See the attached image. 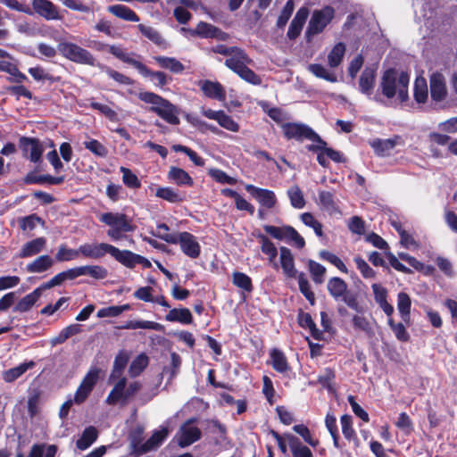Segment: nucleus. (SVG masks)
<instances>
[{"label":"nucleus","mask_w":457,"mask_h":457,"mask_svg":"<svg viewBox=\"0 0 457 457\" xmlns=\"http://www.w3.org/2000/svg\"><path fill=\"white\" fill-rule=\"evenodd\" d=\"M409 80L408 73L390 69L383 74L379 89L386 98L396 96L401 102H404L408 99Z\"/></svg>","instance_id":"nucleus-1"},{"label":"nucleus","mask_w":457,"mask_h":457,"mask_svg":"<svg viewBox=\"0 0 457 457\" xmlns=\"http://www.w3.org/2000/svg\"><path fill=\"white\" fill-rule=\"evenodd\" d=\"M345 50L346 48L345 44H336L328 54V64L329 69L324 67L322 64L312 63L308 65L307 70L319 79H322L331 83L337 82V76L333 70L342 63Z\"/></svg>","instance_id":"nucleus-2"},{"label":"nucleus","mask_w":457,"mask_h":457,"mask_svg":"<svg viewBox=\"0 0 457 457\" xmlns=\"http://www.w3.org/2000/svg\"><path fill=\"white\" fill-rule=\"evenodd\" d=\"M99 220L110 227L108 237L114 240H120L122 233L134 231L135 228L128 217L120 212H104L99 216Z\"/></svg>","instance_id":"nucleus-3"},{"label":"nucleus","mask_w":457,"mask_h":457,"mask_svg":"<svg viewBox=\"0 0 457 457\" xmlns=\"http://www.w3.org/2000/svg\"><path fill=\"white\" fill-rule=\"evenodd\" d=\"M334 17L335 10L331 6H325L321 9L314 10L305 31L307 42H311L316 35L322 33Z\"/></svg>","instance_id":"nucleus-4"},{"label":"nucleus","mask_w":457,"mask_h":457,"mask_svg":"<svg viewBox=\"0 0 457 457\" xmlns=\"http://www.w3.org/2000/svg\"><path fill=\"white\" fill-rule=\"evenodd\" d=\"M57 48L64 58L73 62L89 66H95L96 64V60L93 54L77 44L62 41L58 44Z\"/></svg>","instance_id":"nucleus-5"},{"label":"nucleus","mask_w":457,"mask_h":457,"mask_svg":"<svg viewBox=\"0 0 457 457\" xmlns=\"http://www.w3.org/2000/svg\"><path fill=\"white\" fill-rule=\"evenodd\" d=\"M99 373V369L90 368L75 393L73 399L75 403H82L87 398L98 380Z\"/></svg>","instance_id":"nucleus-6"},{"label":"nucleus","mask_w":457,"mask_h":457,"mask_svg":"<svg viewBox=\"0 0 457 457\" xmlns=\"http://www.w3.org/2000/svg\"><path fill=\"white\" fill-rule=\"evenodd\" d=\"M176 244H179L182 253L192 259L198 258L201 253V246L196 237L188 232L178 233Z\"/></svg>","instance_id":"nucleus-7"},{"label":"nucleus","mask_w":457,"mask_h":457,"mask_svg":"<svg viewBox=\"0 0 457 457\" xmlns=\"http://www.w3.org/2000/svg\"><path fill=\"white\" fill-rule=\"evenodd\" d=\"M201 436V430L194 425L192 420H188L185 422L178 431L176 435V438L178 440V444L181 447H186L195 441H197Z\"/></svg>","instance_id":"nucleus-8"},{"label":"nucleus","mask_w":457,"mask_h":457,"mask_svg":"<svg viewBox=\"0 0 457 457\" xmlns=\"http://www.w3.org/2000/svg\"><path fill=\"white\" fill-rule=\"evenodd\" d=\"M202 113L206 118L216 120L220 127L228 131L237 132L239 130L238 123L235 121L231 116L226 114L224 111L203 109Z\"/></svg>","instance_id":"nucleus-9"},{"label":"nucleus","mask_w":457,"mask_h":457,"mask_svg":"<svg viewBox=\"0 0 457 457\" xmlns=\"http://www.w3.org/2000/svg\"><path fill=\"white\" fill-rule=\"evenodd\" d=\"M191 35H195L204 38H215L220 41H226L229 37L228 33L204 21H200L196 25V28L191 31Z\"/></svg>","instance_id":"nucleus-10"},{"label":"nucleus","mask_w":457,"mask_h":457,"mask_svg":"<svg viewBox=\"0 0 457 457\" xmlns=\"http://www.w3.org/2000/svg\"><path fill=\"white\" fill-rule=\"evenodd\" d=\"M112 245L107 243H87L79 245L80 255L86 258L100 259L110 253Z\"/></svg>","instance_id":"nucleus-11"},{"label":"nucleus","mask_w":457,"mask_h":457,"mask_svg":"<svg viewBox=\"0 0 457 457\" xmlns=\"http://www.w3.org/2000/svg\"><path fill=\"white\" fill-rule=\"evenodd\" d=\"M245 190L250 193L262 206L271 209L276 205L277 198L273 191L245 185Z\"/></svg>","instance_id":"nucleus-12"},{"label":"nucleus","mask_w":457,"mask_h":457,"mask_svg":"<svg viewBox=\"0 0 457 457\" xmlns=\"http://www.w3.org/2000/svg\"><path fill=\"white\" fill-rule=\"evenodd\" d=\"M402 145L403 141L399 136L388 139L376 138L370 142V145L378 156H387L395 146Z\"/></svg>","instance_id":"nucleus-13"},{"label":"nucleus","mask_w":457,"mask_h":457,"mask_svg":"<svg viewBox=\"0 0 457 457\" xmlns=\"http://www.w3.org/2000/svg\"><path fill=\"white\" fill-rule=\"evenodd\" d=\"M283 134L287 139L303 140L312 136V129L301 123H283L281 125Z\"/></svg>","instance_id":"nucleus-14"},{"label":"nucleus","mask_w":457,"mask_h":457,"mask_svg":"<svg viewBox=\"0 0 457 457\" xmlns=\"http://www.w3.org/2000/svg\"><path fill=\"white\" fill-rule=\"evenodd\" d=\"M279 263L286 277L295 278L299 272L295 266V258L290 249L285 246L279 248Z\"/></svg>","instance_id":"nucleus-15"},{"label":"nucleus","mask_w":457,"mask_h":457,"mask_svg":"<svg viewBox=\"0 0 457 457\" xmlns=\"http://www.w3.org/2000/svg\"><path fill=\"white\" fill-rule=\"evenodd\" d=\"M431 98L436 102L444 100L447 95L445 79L443 74L435 72L430 77Z\"/></svg>","instance_id":"nucleus-16"},{"label":"nucleus","mask_w":457,"mask_h":457,"mask_svg":"<svg viewBox=\"0 0 457 457\" xmlns=\"http://www.w3.org/2000/svg\"><path fill=\"white\" fill-rule=\"evenodd\" d=\"M33 8L40 16L46 20H61L57 7L48 0H33Z\"/></svg>","instance_id":"nucleus-17"},{"label":"nucleus","mask_w":457,"mask_h":457,"mask_svg":"<svg viewBox=\"0 0 457 457\" xmlns=\"http://www.w3.org/2000/svg\"><path fill=\"white\" fill-rule=\"evenodd\" d=\"M168 434L169 431L166 428H161L159 430L154 431L152 436L145 444L137 447L135 451L138 454H142L156 449L162 445Z\"/></svg>","instance_id":"nucleus-18"},{"label":"nucleus","mask_w":457,"mask_h":457,"mask_svg":"<svg viewBox=\"0 0 457 457\" xmlns=\"http://www.w3.org/2000/svg\"><path fill=\"white\" fill-rule=\"evenodd\" d=\"M309 16V10L307 7H301L295 13V16L292 20L290 26L287 30V37L290 39L296 38Z\"/></svg>","instance_id":"nucleus-19"},{"label":"nucleus","mask_w":457,"mask_h":457,"mask_svg":"<svg viewBox=\"0 0 457 457\" xmlns=\"http://www.w3.org/2000/svg\"><path fill=\"white\" fill-rule=\"evenodd\" d=\"M371 288L376 303L379 305V307L383 310L387 317L392 316L395 309L393 305L387 302V290L380 284L377 283L373 284Z\"/></svg>","instance_id":"nucleus-20"},{"label":"nucleus","mask_w":457,"mask_h":457,"mask_svg":"<svg viewBox=\"0 0 457 457\" xmlns=\"http://www.w3.org/2000/svg\"><path fill=\"white\" fill-rule=\"evenodd\" d=\"M376 71L373 68H366L359 79L360 91L371 98L375 86Z\"/></svg>","instance_id":"nucleus-21"},{"label":"nucleus","mask_w":457,"mask_h":457,"mask_svg":"<svg viewBox=\"0 0 457 457\" xmlns=\"http://www.w3.org/2000/svg\"><path fill=\"white\" fill-rule=\"evenodd\" d=\"M318 204L330 215L339 214L340 210L334 195L328 191H320L318 195Z\"/></svg>","instance_id":"nucleus-22"},{"label":"nucleus","mask_w":457,"mask_h":457,"mask_svg":"<svg viewBox=\"0 0 457 457\" xmlns=\"http://www.w3.org/2000/svg\"><path fill=\"white\" fill-rule=\"evenodd\" d=\"M54 147V142L49 138L38 139L30 137V162H37L42 154Z\"/></svg>","instance_id":"nucleus-23"},{"label":"nucleus","mask_w":457,"mask_h":457,"mask_svg":"<svg viewBox=\"0 0 457 457\" xmlns=\"http://www.w3.org/2000/svg\"><path fill=\"white\" fill-rule=\"evenodd\" d=\"M199 86L207 97L219 101L225 100V90L219 82L204 80L199 82Z\"/></svg>","instance_id":"nucleus-24"},{"label":"nucleus","mask_w":457,"mask_h":457,"mask_svg":"<svg viewBox=\"0 0 457 457\" xmlns=\"http://www.w3.org/2000/svg\"><path fill=\"white\" fill-rule=\"evenodd\" d=\"M257 238L261 244L262 252L268 256L269 263L276 270L278 269V263L276 262L278 250L275 245L264 235H257Z\"/></svg>","instance_id":"nucleus-25"},{"label":"nucleus","mask_w":457,"mask_h":457,"mask_svg":"<svg viewBox=\"0 0 457 457\" xmlns=\"http://www.w3.org/2000/svg\"><path fill=\"white\" fill-rule=\"evenodd\" d=\"M249 62L250 59L245 53L242 49L237 48L236 51L225 61V65L235 73H237L239 70H242Z\"/></svg>","instance_id":"nucleus-26"},{"label":"nucleus","mask_w":457,"mask_h":457,"mask_svg":"<svg viewBox=\"0 0 457 457\" xmlns=\"http://www.w3.org/2000/svg\"><path fill=\"white\" fill-rule=\"evenodd\" d=\"M109 52L122 62L131 64L137 70L145 71V64L136 60L132 54L127 53L123 48L119 46H109Z\"/></svg>","instance_id":"nucleus-27"},{"label":"nucleus","mask_w":457,"mask_h":457,"mask_svg":"<svg viewBox=\"0 0 457 457\" xmlns=\"http://www.w3.org/2000/svg\"><path fill=\"white\" fill-rule=\"evenodd\" d=\"M109 254L117 262L128 268H133L136 265V258H137V254L129 250H120L119 248L112 245Z\"/></svg>","instance_id":"nucleus-28"},{"label":"nucleus","mask_w":457,"mask_h":457,"mask_svg":"<svg viewBox=\"0 0 457 457\" xmlns=\"http://www.w3.org/2000/svg\"><path fill=\"white\" fill-rule=\"evenodd\" d=\"M108 12L121 20L132 22L139 21L137 14L129 7L123 4L110 5L107 8Z\"/></svg>","instance_id":"nucleus-29"},{"label":"nucleus","mask_w":457,"mask_h":457,"mask_svg":"<svg viewBox=\"0 0 457 457\" xmlns=\"http://www.w3.org/2000/svg\"><path fill=\"white\" fill-rule=\"evenodd\" d=\"M156 114L171 125H178L179 123V110L168 100L161 109L157 110Z\"/></svg>","instance_id":"nucleus-30"},{"label":"nucleus","mask_w":457,"mask_h":457,"mask_svg":"<svg viewBox=\"0 0 457 457\" xmlns=\"http://www.w3.org/2000/svg\"><path fill=\"white\" fill-rule=\"evenodd\" d=\"M126 384L127 379L122 378L114 385L113 388L106 398V403L108 404L113 405L120 401H125L127 399Z\"/></svg>","instance_id":"nucleus-31"},{"label":"nucleus","mask_w":457,"mask_h":457,"mask_svg":"<svg viewBox=\"0 0 457 457\" xmlns=\"http://www.w3.org/2000/svg\"><path fill=\"white\" fill-rule=\"evenodd\" d=\"M287 441L294 457H312V451L294 435L287 436Z\"/></svg>","instance_id":"nucleus-32"},{"label":"nucleus","mask_w":457,"mask_h":457,"mask_svg":"<svg viewBox=\"0 0 457 457\" xmlns=\"http://www.w3.org/2000/svg\"><path fill=\"white\" fill-rule=\"evenodd\" d=\"M411 307V300L409 295L404 292H400L397 295V310L403 320L406 323L410 320Z\"/></svg>","instance_id":"nucleus-33"},{"label":"nucleus","mask_w":457,"mask_h":457,"mask_svg":"<svg viewBox=\"0 0 457 457\" xmlns=\"http://www.w3.org/2000/svg\"><path fill=\"white\" fill-rule=\"evenodd\" d=\"M30 184L60 185L64 182L65 176H51L49 174L30 173Z\"/></svg>","instance_id":"nucleus-34"},{"label":"nucleus","mask_w":457,"mask_h":457,"mask_svg":"<svg viewBox=\"0 0 457 457\" xmlns=\"http://www.w3.org/2000/svg\"><path fill=\"white\" fill-rule=\"evenodd\" d=\"M328 290L329 294L335 298L339 299L343 297L347 290L345 282L337 277L332 278L328 282Z\"/></svg>","instance_id":"nucleus-35"},{"label":"nucleus","mask_w":457,"mask_h":457,"mask_svg":"<svg viewBox=\"0 0 457 457\" xmlns=\"http://www.w3.org/2000/svg\"><path fill=\"white\" fill-rule=\"evenodd\" d=\"M166 320L178 321L183 324H190L192 322L191 312L187 308L172 309L166 315Z\"/></svg>","instance_id":"nucleus-36"},{"label":"nucleus","mask_w":457,"mask_h":457,"mask_svg":"<svg viewBox=\"0 0 457 457\" xmlns=\"http://www.w3.org/2000/svg\"><path fill=\"white\" fill-rule=\"evenodd\" d=\"M138 98L152 105L151 111L157 113V110L161 109L162 106L166 103V99L162 96L152 93V92H140L138 94Z\"/></svg>","instance_id":"nucleus-37"},{"label":"nucleus","mask_w":457,"mask_h":457,"mask_svg":"<svg viewBox=\"0 0 457 457\" xmlns=\"http://www.w3.org/2000/svg\"><path fill=\"white\" fill-rule=\"evenodd\" d=\"M154 60L164 69L170 70L174 73H181L184 71V65L173 57L156 56Z\"/></svg>","instance_id":"nucleus-38"},{"label":"nucleus","mask_w":457,"mask_h":457,"mask_svg":"<svg viewBox=\"0 0 457 457\" xmlns=\"http://www.w3.org/2000/svg\"><path fill=\"white\" fill-rule=\"evenodd\" d=\"M97 438V431L94 427L87 428L76 445L79 450L87 449Z\"/></svg>","instance_id":"nucleus-39"},{"label":"nucleus","mask_w":457,"mask_h":457,"mask_svg":"<svg viewBox=\"0 0 457 457\" xmlns=\"http://www.w3.org/2000/svg\"><path fill=\"white\" fill-rule=\"evenodd\" d=\"M168 178L178 185L190 186L193 184V179L188 175V173L180 168H170L168 173Z\"/></svg>","instance_id":"nucleus-40"},{"label":"nucleus","mask_w":457,"mask_h":457,"mask_svg":"<svg viewBox=\"0 0 457 457\" xmlns=\"http://www.w3.org/2000/svg\"><path fill=\"white\" fill-rule=\"evenodd\" d=\"M428 96L427 80L423 77H418L414 82V98L417 103L423 104Z\"/></svg>","instance_id":"nucleus-41"},{"label":"nucleus","mask_w":457,"mask_h":457,"mask_svg":"<svg viewBox=\"0 0 457 457\" xmlns=\"http://www.w3.org/2000/svg\"><path fill=\"white\" fill-rule=\"evenodd\" d=\"M270 360L273 369L278 372H285L289 368L285 354L279 350L270 352Z\"/></svg>","instance_id":"nucleus-42"},{"label":"nucleus","mask_w":457,"mask_h":457,"mask_svg":"<svg viewBox=\"0 0 457 457\" xmlns=\"http://www.w3.org/2000/svg\"><path fill=\"white\" fill-rule=\"evenodd\" d=\"M54 264V260L49 255H41L30 262V272H44Z\"/></svg>","instance_id":"nucleus-43"},{"label":"nucleus","mask_w":457,"mask_h":457,"mask_svg":"<svg viewBox=\"0 0 457 457\" xmlns=\"http://www.w3.org/2000/svg\"><path fill=\"white\" fill-rule=\"evenodd\" d=\"M0 71L7 72L12 81L20 83L26 79V76L20 72L15 65L7 61H0Z\"/></svg>","instance_id":"nucleus-44"},{"label":"nucleus","mask_w":457,"mask_h":457,"mask_svg":"<svg viewBox=\"0 0 457 457\" xmlns=\"http://www.w3.org/2000/svg\"><path fill=\"white\" fill-rule=\"evenodd\" d=\"M341 426H342V433L344 436L349 441H354L355 445H358V441L356 438L355 431L353 428V420L350 415H343L341 417Z\"/></svg>","instance_id":"nucleus-45"},{"label":"nucleus","mask_w":457,"mask_h":457,"mask_svg":"<svg viewBox=\"0 0 457 457\" xmlns=\"http://www.w3.org/2000/svg\"><path fill=\"white\" fill-rule=\"evenodd\" d=\"M29 370V362H22L19 366L4 370L2 374L5 382H13Z\"/></svg>","instance_id":"nucleus-46"},{"label":"nucleus","mask_w":457,"mask_h":457,"mask_svg":"<svg viewBox=\"0 0 457 457\" xmlns=\"http://www.w3.org/2000/svg\"><path fill=\"white\" fill-rule=\"evenodd\" d=\"M83 145L87 150L97 157L105 158L108 154L107 148L96 139L88 138Z\"/></svg>","instance_id":"nucleus-47"},{"label":"nucleus","mask_w":457,"mask_h":457,"mask_svg":"<svg viewBox=\"0 0 457 457\" xmlns=\"http://www.w3.org/2000/svg\"><path fill=\"white\" fill-rule=\"evenodd\" d=\"M308 269L314 283L322 284L324 282L326 268L323 265L312 260H309Z\"/></svg>","instance_id":"nucleus-48"},{"label":"nucleus","mask_w":457,"mask_h":457,"mask_svg":"<svg viewBox=\"0 0 457 457\" xmlns=\"http://www.w3.org/2000/svg\"><path fill=\"white\" fill-rule=\"evenodd\" d=\"M129 358V354L123 351L117 354L113 362V369L110 377L111 378H119L121 375L128 363Z\"/></svg>","instance_id":"nucleus-49"},{"label":"nucleus","mask_w":457,"mask_h":457,"mask_svg":"<svg viewBox=\"0 0 457 457\" xmlns=\"http://www.w3.org/2000/svg\"><path fill=\"white\" fill-rule=\"evenodd\" d=\"M295 278L298 281L299 289L301 293L305 296V298L310 302V303L313 305L315 303V295L311 289V286L304 273L300 272Z\"/></svg>","instance_id":"nucleus-50"},{"label":"nucleus","mask_w":457,"mask_h":457,"mask_svg":"<svg viewBox=\"0 0 457 457\" xmlns=\"http://www.w3.org/2000/svg\"><path fill=\"white\" fill-rule=\"evenodd\" d=\"M126 329H152V330H160L162 328V325L150 320H129L126 322V324L122 327Z\"/></svg>","instance_id":"nucleus-51"},{"label":"nucleus","mask_w":457,"mask_h":457,"mask_svg":"<svg viewBox=\"0 0 457 457\" xmlns=\"http://www.w3.org/2000/svg\"><path fill=\"white\" fill-rule=\"evenodd\" d=\"M387 324L399 341L407 342L410 339V335L403 323H395L390 316L387 319Z\"/></svg>","instance_id":"nucleus-52"},{"label":"nucleus","mask_w":457,"mask_h":457,"mask_svg":"<svg viewBox=\"0 0 457 457\" xmlns=\"http://www.w3.org/2000/svg\"><path fill=\"white\" fill-rule=\"evenodd\" d=\"M287 195L293 207L302 209L305 205L303 192L297 186H293L287 190Z\"/></svg>","instance_id":"nucleus-53"},{"label":"nucleus","mask_w":457,"mask_h":457,"mask_svg":"<svg viewBox=\"0 0 457 457\" xmlns=\"http://www.w3.org/2000/svg\"><path fill=\"white\" fill-rule=\"evenodd\" d=\"M145 71L137 70L144 77H149L151 81L157 87H163L167 84V77L162 71H152L145 65Z\"/></svg>","instance_id":"nucleus-54"},{"label":"nucleus","mask_w":457,"mask_h":457,"mask_svg":"<svg viewBox=\"0 0 457 457\" xmlns=\"http://www.w3.org/2000/svg\"><path fill=\"white\" fill-rule=\"evenodd\" d=\"M353 327L371 337L374 335L373 324L362 315H354L353 317Z\"/></svg>","instance_id":"nucleus-55"},{"label":"nucleus","mask_w":457,"mask_h":457,"mask_svg":"<svg viewBox=\"0 0 457 457\" xmlns=\"http://www.w3.org/2000/svg\"><path fill=\"white\" fill-rule=\"evenodd\" d=\"M137 29L139 31L149 40L154 42L158 46H162L164 43V40L161 34L153 27L146 26L145 24H138Z\"/></svg>","instance_id":"nucleus-56"},{"label":"nucleus","mask_w":457,"mask_h":457,"mask_svg":"<svg viewBox=\"0 0 457 457\" xmlns=\"http://www.w3.org/2000/svg\"><path fill=\"white\" fill-rule=\"evenodd\" d=\"M55 445H35L30 450V457H54Z\"/></svg>","instance_id":"nucleus-57"},{"label":"nucleus","mask_w":457,"mask_h":457,"mask_svg":"<svg viewBox=\"0 0 457 457\" xmlns=\"http://www.w3.org/2000/svg\"><path fill=\"white\" fill-rule=\"evenodd\" d=\"M148 365V357L145 354H139L133 360L129 366V375L131 377L138 376Z\"/></svg>","instance_id":"nucleus-58"},{"label":"nucleus","mask_w":457,"mask_h":457,"mask_svg":"<svg viewBox=\"0 0 457 457\" xmlns=\"http://www.w3.org/2000/svg\"><path fill=\"white\" fill-rule=\"evenodd\" d=\"M155 195L170 203H179L183 200L182 196L171 187H159Z\"/></svg>","instance_id":"nucleus-59"},{"label":"nucleus","mask_w":457,"mask_h":457,"mask_svg":"<svg viewBox=\"0 0 457 457\" xmlns=\"http://www.w3.org/2000/svg\"><path fill=\"white\" fill-rule=\"evenodd\" d=\"M185 119L188 123L202 132L211 130L213 133H218L220 131L215 126L206 123L195 115L186 114Z\"/></svg>","instance_id":"nucleus-60"},{"label":"nucleus","mask_w":457,"mask_h":457,"mask_svg":"<svg viewBox=\"0 0 457 457\" xmlns=\"http://www.w3.org/2000/svg\"><path fill=\"white\" fill-rule=\"evenodd\" d=\"M120 170L122 173V181L128 187L137 189L141 187L140 180L129 169L120 167Z\"/></svg>","instance_id":"nucleus-61"},{"label":"nucleus","mask_w":457,"mask_h":457,"mask_svg":"<svg viewBox=\"0 0 457 457\" xmlns=\"http://www.w3.org/2000/svg\"><path fill=\"white\" fill-rule=\"evenodd\" d=\"M169 227L164 223H160L156 226L155 230L153 232V235L164 240L170 244H176V237L178 234H171L169 232Z\"/></svg>","instance_id":"nucleus-62"},{"label":"nucleus","mask_w":457,"mask_h":457,"mask_svg":"<svg viewBox=\"0 0 457 457\" xmlns=\"http://www.w3.org/2000/svg\"><path fill=\"white\" fill-rule=\"evenodd\" d=\"M299 324L303 328H308L314 338H320L321 332L316 328V325L309 313H301L299 315Z\"/></svg>","instance_id":"nucleus-63"},{"label":"nucleus","mask_w":457,"mask_h":457,"mask_svg":"<svg viewBox=\"0 0 457 457\" xmlns=\"http://www.w3.org/2000/svg\"><path fill=\"white\" fill-rule=\"evenodd\" d=\"M233 284L245 291L250 292L253 289L250 277L243 272H234L232 275Z\"/></svg>","instance_id":"nucleus-64"}]
</instances>
